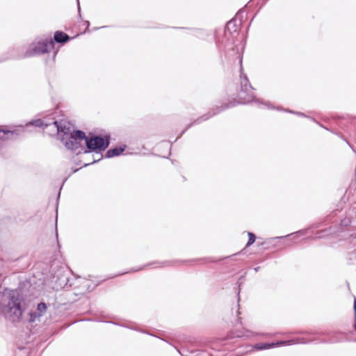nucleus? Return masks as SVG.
<instances>
[{
    "label": "nucleus",
    "mask_w": 356,
    "mask_h": 356,
    "mask_svg": "<svg viewBox=\"0 0 356 356\" xmlns=\"http://www.w3.org/2000/svg\"><path fill=\"white\" fill-rule=\"evenodd\" d=\"M235 106L234 103L229 102V104L225 106H216L215 108H213L211 111L207 113L202 115L201 117L197 118L193 121V122L187 125V127L181 131V135L179 136L175 141H176L178 138L181 137L189 128H191L194 124H199L201 122L206 121L211 118V117L220 113L221 111H224L226 108H229Z\"/></svg>",
    "instance_id": "obj_9"
},
{
    "label": "nucleus",
    "mask_w": 356,
    "mask_h": 356,
    "mask_svg": "<svg viewBox=\"0 0 356 356\" xmlns=\"http://www.w3.org/2000/svg\"><path fill=\"white\" fill-rule=\"evenodd\" d=\"M259 269H260V266H257V267L254 268V270L255 272H258L259 270Z\"/></svg>",
    "instance_id": "obj_33"
},
{
    "label": "nucleus",
    "mask_w": 356,
    "mask_h": 356,
    "mask_svg": "<svg viewBox=\"0 0 356 356\" xmlns=\"http://www.w3.org/2000/svg\"><path fill=\"white\" fill-rule=\"evenodd\" d=\"M61 188H62V186L60 188V190H61ZM60 191H59L58 194L57 195L56 207H58V201H59V199H60Z\"/></svg>",
    "instance_id": "obj_29"
},
{
    "label": "nucleus",
    "mask_w": 356,
    "mask_h": 356,
    "mask_svg": "<svg viewBox=\"0 0 356 356\" xmlns=\"http://www.w3.org/2000/svg\"><path fill=\"white\" fill-rule=\"evenodd\" d=\"M175 349L177 350V351L180 353L181 352L177 349V347H175Z\"/></svg>",
    "instance_id": "obj_41"
},
{
    "label": "nucleus",
    "mask_w": 356,
    "mask_h": 356,
    "mask_svg": "<svg viewBox=\"0 0 356 356\" xmlns=\"http://www.w3.org/2000/svg\"><path fill=\"white\" fill-rule=\"evenodd\" d=\"M54 119L53 118L51 120V121H44L40 118H38V119H33V120H31V121L28 122L26 124V126L28 127L29 126H33V127H40V128H47L49 126L53 124V120Z\"/></svg>",
    "instance_id": "obj_14"
},
{
    "label": "nucleus",
    "mask_w": 356,
    "mask_h": 356,
    "mask_svg": "<svg viewBox=\"0 0 356 356\" xmlns=\"http://www.w3.org/2000/svg\"><path fill=\"white\" fill-rule=\"evenodd\" d=\"M56 241H57L58 248L60 249V245L59 241H58V229H57V220H56Z\"/></svg>",
    "instance_id": "obj_27"
},
{
    "label": "nucleus",
    "mask_w": 356,
    "mask_h": 356,
    "mask_svg": "<svg viewBox=\"0 0 356 356\" xmlns=\"http://www.w3.org/2000/svg\"><path fill=\"white\" fill-rule=\"evenodd\" d=\"M305 232V230H299L285 236L272 237L264 241L263 244L265 245V248L276 246H280L281 248H284L290 245L280 242L281 239L288 238L291 243H295V239L299 236H303Z\"/></svg>",
    "instance_id": "obj_7"
},
{
    "label": "nucleus",
    "mask_w": 356,
    "mask_h": 356,
    "mask_svg": "<svg viewBox=\"0 0 356 356\" xmlns=\"http://www.w3.org/2000/svg\"><path fill=\"white\" fill-rule=\"evenodd\" d=\"M79 169L78 168H72V172L73 173H76V172H78Z\"/></svg>",
    "instance_id": "obj_34"
},
{
    "label": "nucleus",
    "mask_w": 356,
    "mask_h": 356,
    "mask_svg": "<svg viewBox=\"0 0 356 356\" xmlns=\"http://www.w3.org/2000/svg\"><path fill=\"white\" fill-rule=\"evenodd\" d=\"M54 127L57 131L58 138L68 150L75 152L76 155L84 153L95 152L100 154L98 159H93L92 162L84 163L81 168L87 167L100 161L102 158V152H104L110 145L111 136L109 134L104 136L90 133L88 135L80 129H76L68 122L56 120H53Z\"/></svg>",
    "instance_id": "obj_1"
},
{
    "label": "nucleus",
    "mask_w": 356,
    "mask_h": 356,
    "mask_svg": "<svg viewBox=\"0 0 356 356\" xmlns=\"http://www.w3.org/2000/svg\"><path fill=\"white\" fill-rule=\"evenodd\" d=\"M99 29V28H98V27H95L93 29H94V30H97V29Z\"/></svg>",
    "instance_id": "obj_40"
},
{
    "label": "nucleus",
    "mask_w": 356,
    "mask_h": 356,
    "mask_svg": "<svg viewBox=\"0 0 356 356\" xmlns=\"http://www.w3.org/2000/svg\"><path fill=\"white\" fill-rule=\"evenodd\" d=\"M97 285H98V284H97L96 285H95V286H92V288H91V286H88V290L89 291H92L95 289V288Z\"/></svg>",
    "instance_id": "obj_30"
},
{
    "label": "nucleus",
    "mask_w": 356,
    "mask_h": 356,
    "mask_svg": "<svg viewBox=\"0 0 356 356\" xmlns=\"http://www.w3.org/2000/svg\"><path fill=\"white\" fill-rule=\"evenodd\" d=\"M248 242L246 243V247H249L250 245H252L256 241V235L252 233V232H248Z\"/></svg>",
    "instance_id": "obj_25"
},
{
    "label": "nucleus",
    "mask_w": 356,
    "mask_h": 356,
    "mask_svg": "<svg viewBox=\"0 0 356 356\" xmlns=\"http://www.w3.org/2000/svg\"><path fill=\"white\" fill-rule=\"evenodd\" d=\"M58 53V50H56V51H54V58L56 56Z\"/></svg>",
    "instance_id": "obj_36"
},
{
    "label": "nucleus",
    "mask_w": 356,
    "mask_h": 356,
    "mask_svg": "<svg viewBox=\"0 0 356 356\" xmlns=\"http://www.w3.org/2000/svg\"><path fill=\"white\" fill-rule=\"evenodd\" d=\"M29 323H35L37 320H38V321H40V319H39V318H40V315H39V314H38L36 313V312H35V311H31V312H29Z\"/></svg>",
    "instance_id": "obj_24"
},
{
    "label": "nucleus",
    "mask_w": 356,
    "mask_h": 356,
    "mask_svg": "<svg viewBox=\"0 0 356 356\" xmlns=\"http://www.w3.org/2000/svg\"><path fill=\"white\" fill-rule=\"evenodd\" d=\"M353 312H354V330L356 332V298L354 299V304H353Z\"/></svg>",
    "instance_id": "obj_26"
},
{
    "label": "nucleus",
    "mask_w": 356,
    "mask_h": 356,
    "mask_svg": "<svg viewBox=\"0 0 356 356\" xmlns=\"http://www.w3.org/2000/svg\"><path fill=\"white\" fill-rule=\"evenodd\" d=\"M24 132V128L22 126L13 130L3 129L0 126V143L8 140H16L23 136Z\"/></svg>",
    "instance_id": "obj_10"
},
{
    "label": "nucleus",
    "mask_w": 356,
    "mask_h": 356,
    "mask_svg": "<svg viewBox=\"0 0 356 356\" xmlns=\"http://www.w3.org/2000/svg\"><path fill=\"white\" fill-rule=\"evenodd\" d=\"M63 282H65V285H67V282H69V279L67 277H65V279Z\"/></svg>",
    "instance_id": "obj_35"
},
{
    "label": "nucleus",
    "mask_w": 356,
    "mask_h": 356,
    "mask_svg": "<svg viewBox=\"0 0 356 356\" xmlns=\"http://www.w3.org/2000/svg\"><path fill=\"white\" fill-rule=\"evenodd\" d=\"M300 343L299 337H293L286 340H280L277 341L275 342H260L254 344L252 346V349L256 351L264 350L267 349H270L275 347H279L281 346H291L293 344Z\"/></svg>",
    "instance_id": "obj_8"
},
{
    "label": "nucleus",
    "mask_w": 356,
    "mask_h": 356,
    "mask_svg": "<svg viewBox=\"0 0 356 356\" xmlns=\"http://www.w3.org/2000/svg\"><path fill=\"white\" fill-rule=\"evenodd\" d=\"M106 26H103L101 27V29H104V28H106Z\"/></svg>",
    "instance_id": "obj_42"
},
{
    "label": "nucleus",
    "mask_w": 356,
    "mask_h": 356,
    "mask_svg": "<svg viewBox=\"0 0 356 356\" xmlns=\"http://www.w3.org/2000/svg\"><path fill=\"white\" fill-rule=\"evenodd\" d=\"M197 261L213 262L214 261L208 257L180 261V262L184 264H193Z\"/></svg>",
    "instance_id": "obj_22"
},
{
    "label": "nucleus",
    "mask_w": 356,
    "mask_h": 356,
    "mask_svg": "<svg viewBox=\"0 0 356 356\" xmlns=\"http://www.w3.org/2000/svg\"><path fill=\"white\" fill-rule=\"evenodd\" d=\"M18 349L21 350L24 349V347H20V346H19V347H18Z\"/></svg>",
    "instance_id": "obj_37"
},
{
    "label": "nucleus",
    "mask_w": 356,
    "mask_h": 356,
    "mask_svg": "<svg viewBox=\"0 0 356 356\" xmlns=\"http://www.w3.org/2000/svg\"><path fill=\"white\" fill-rule=\"evenodd\" d=\"M300 333L306 334V337H299L300 343H336L346 340V334L341 332H316L307 331Z\"/></svg>",
    "instance_id": "obj_5"
},
{
    "label": "nucleus",
    "mask_w": 356,
    "mask_h": 356,
    "mask_svg": "<svg viewBox=\"0 0 356 356\" xmlns=\"http://www.w3.org/2000/svg\"><path fill=\"white\" fill-rule=\"evenodd\" d=\"M108 323H113V324L116 325H119V326L122 327H126V328H128V329H130V330L138 332H141V333L146 334H148V335H150V336H153L152 334H150V332H147V331H146L145 330H143L141 328H139V327H138L137 326H135V325H131L127 324V323H116V322H113V321H109Z\"/></svg>",
    "instance_id": "obj_16"
},
{
    "label": "nucleus",
    "mask_w": 356,
    "mask_h": 356,
    "mask_svg": "<svg viewBox=\"0 0 356 356\" xmlns=\"http://www.w3.org/2000/svg\"><path fill=\"white\" fill-rule=\"evenodd\" d=\"M7 299L6 304H0L1 314L12 323H19L26 309L25 299L17 290H12Z\"/></svg>",
    "instance_id": "obj_3"
},
{
    "label": "nucleus",
    "mask_w": 356,
    "mask_h": 356,
    "mask_svg": "<svg viewBox=\"0 0 356 356\" xmlns=\"http://www.w3.org/2000/svg\"><path fill=\"white\" fill-rule=\"evenodd\" d=\"M239 62H240V65H241V71L243 70V68H242V56H239Z\"/></svg>",
    "instance_id": "obj_32"
},
{
    "label": "nucleus",
    "mask_w": 356,
    "mask_h": 356,
    "mask_svg": "<svg viewBox=\"0 0 356 356\" xmlns=\"http://www.w3.org/2000/svg\"><path fill=\"white\" fill-rule=\"evenodd\" d=\"M84 24H86V25L87 29H89V26H90V22H89V21H85V22H84Z\"/></svg>",
    "instance_id": "obj_31"
},
{
    "label": "nucleus",
    "mask_w": 356,
    "mask_h": 356,
    "mask_svg": "<svg viewBox=\"0 0 356 356\" xmlns=\"http://www.w3.org/2000/svg\"><path fill=\"white\" fill-rule=\"evenodd\" d=\"M254 88L250 84L249 79L245 74H241V89L238 93V103L242 104L255 103L259 107L265 105L269 108L274 109L270 106V102H265L263 99L256 97L252 90Z\"/></svg>",
    "instance_id": "obj_6"
},
{
    "label": "nucleus",
    "mask_w": 356,
    "mask_h": 356,
    "mask_svg": "<svg viewBox=\"0 0 356 356\" xmlns=\"http://www.w3.org/2000/svg\"><path fill=\"white\" fill-rule=\"evenodd\" d=\"M342 201L351 200L352 201H356V187L354 191L352 192V186H350L346 191L344 195L342 197Z\"/></svg>",
    "instance_id": "obj_17"
},
{
    "label": "nucleus",
    "mask_w": 356,
    "mask_h": 356,
    "mask_svg": "<svg viewBox=\"0 0 356 356\" xmlns=\"http://www.w3.org/2000/svg\"><path fill=\"white\" fill-rule=\"evenodd\" d=\"M54 42L43 40H35L27 47L25 45H17L10 48L0 58V63L8 60H21L37 55H43L48 52V48L52 47Z\"/></svg>",
    "instance_id": "obj_2"
},
{
    "label": "nucleus",
    "mask_w": 356,
    "mask_h": 356,
    "mask_svg": "<svg viewBox=\"0 0 356 356\" xmlns=\"http://www.w3.org/2000/svg\"><path fill=\"white\" fill-rule=\"evenodd\" d=\"M180 355L181 356H213V355L211 353L208 352L207 350H195V351H191L189 353V355H184L182 353H180Z\"/></svg>",
    "instance_id": "obj_19"
},
{
    "label": "nucleus",
    "mask_w": 356,
    "mask_h": 356,
    "mask_svg": "<svg viewBox=\"0 0 356 356\" xmlns=\"http://www.w3.org/2000/svg\"><path fill=\"white\" fill-rule=\"evenodd\" d=\"M127 148L126 145H117L113 148L108 149L105 153V158L111 159L115 156H120L123 154Z\"/></svg>",
    "instance_id": "obj_13"
},
{
    "label": "nucleus",
    "mask_w": 356,
    "mask_h": 356,
    "mask_svg": "<svg viewBox=\"0 0 356 356\" xmlns=\"http://www.w3.org/2000/svg\"><path fill=\"white\" fill-rule=\"evenodd\" d=\"M150 334H152V333H150ZM152 335H153V334H152ZM153 337L158 338V337L156 335H154V334ZM159 339H161V337H159Z\"/></svg>",
    "instance_id": "obj_38"
},
{
    "label": "nucleus",
    "mask_w": 356,
    "mask_h": 356,
    "mask_svg": "<svg viewBox=\"0 0 356 356\" xmlns=\"http://www.w3.org/2000/svg\"><path fill=\"white\" fill-rule=\"evenodd\" d=\"M76 2H77V9H78L79 16L80 18H81V6H80L79 0H76Z\"/></svg>",
    "instance_id": "obj_28"
},
{
    "label": "nucleus",
    "mask_w": 356,
    "mask_h": 356,
    "mask_svg": "<svg viewBox=\"0 0 356 356\" xmlns=\"http://www.w3.org/2000/svg\"><path fill=\"white\" fill-rule=\"evenodd\" d=\"M331 233H332L331 227H330L329 229H325L317 232L314 238H321L325 237V236L330 234Z\"/></svg>",
    "instance_id": "obj_23"
},
{
    "label": "nucleus",
    "mask_w": 356,
    "mask_h": 356,
    "mask_svg": "<svg viewBox=\"0 0 356 356\" xmlns=\"http://www.w3.org/2000/svg\"><path fill=\"white\" fill-rule=\"evenodd\" d=\"M277 109L280 110V111H284L289 113L295 114V115H298L299 117L309 118L311 120H312L313 122H314L315 123H316L317 124H318L320 127H323V129H325L326 130H329L327 127H324L322 124L318 122L315 118L309 117V116L307 115L304 113H302V112H300V111H295L290 110V109H284V108H277Z\"/></svg>",
    "instance_id": "obj_15"
},
{
    "label": "nucleus",
    "mask_w": 356,
    "mask_h": 356,
    "mask_svg": "<svg viewBox=\"0 0 356 356\" xmlns=\"http://www.w3.org/2000/svg\"><path fill=\"white\" fill-rule=\"evenodd\" d=\"M47 304L44 302H40L37 305L35 312L41 317L47 312Z\"/></svg>",
    "instance_id": "obj_20"
},
{
    "label": "nucleus",
    "mask_w": 356,
    "mask_h": 356,
    "mask_svg": "<svg viewBox=\"0 0 356 356\" xmlns=\"http://www.w3.org/2000/svg\"><path fill=\"white\" fill-rule=\"evenodd\" d=\"M72 39V38L70 37L68 34H67L64 31H56L54 33V38H44V39H40L39 40H43V41L48 42H54L53 47H49L48 48V52L47 53H49L51 49H54L55 43L56 42L58 43V44H64L68 42Z\"/></svg>",
    "instance_id": "obj_11"
},
{
    "label": "nucleus",
    "mask_w": 356,
    "mask_h": 356,
    "mask_svg": "<svg viewBox=\"0 0 356 356\" xmlns=\"http://www.w3.org/2000/svg\"><path fill=\"white\" fill-rule=\"evenodd\" d=\"M174 29H183L182 27H173Z\"/></svg>",
    "instance_id": "obj_39"
},
{
    "label": "nucleus",
    "mask_w": 356,
    "mask_h": 356,
    "mask_svg": "<svg viewBox=\"0 0 356 356\" xmlns=\"http://www.w3.org/2000/svg\"><path fill=\"white\" fill-rule=\"evenodd\" d=\"M243 13V9L239 10L236 15L226 24L222 41L220 42L218 40L216 41L220 49L238 51V46L235 42L239 34V27L242 24Z\"/></svg>",
    "instance_id": "obj_4"
},
{
    "label": "nucleus",
    "mask_w": 356,
    "mask_h": 356,
    "mask_svg": "<svg viewBox=\"0 0 356 356\" xmlns=\"http://www.w3.org/2000/svg\"><path fill=\"white\" fill-rule=\"evenodd\" d=\"M175 261H163V262L154 261V262H151V263H148L147 264H145V265H143V266H140L139 268H131L128 271L120 273H118L117 275H115L112 277H117L118 275H124V274L128 273H136V272L142 270L146 268L147 266H152L153 264H161L163 266H165V265L170 266Z\"/></svg>",
    "instance_id": "obj_12"
},
{
    "label": "nucleus",
    "mask_w": 356,
    "mask_h": 356,
    "mask_svg": "<svg viewBox=\"0 0 356 356\" xmlns=\"http://www.w3.org/2000/svg\"><path fill=\"white\" fill-rule=\"evenodd\" d=\"M250 332L248 330L245 331H236L235 332H232L231 334V336H229L230 338H243V337H249Z\"/></svg>",
    "instance_id": "obj_21"
},
{
    "label": "nucleus",
    "mask_w": 356,
    "mask_h": 356,
    "mask_svg": "<svg viewBox=\"0 0 356 356\" xmlns=\"http://www.w3.org/2000/svg\"><path fill=\"white\" fill-rule=\"evenodd\" d=\"M355 222H356V220L355 219V218H353V216H350L348 214V217H346L341 220L340 225L342 227H348L352 226V225L355 226V225H353V224H355Z\"/></svg>",
    "instance_id": "obj_18"
}]
</instances>
